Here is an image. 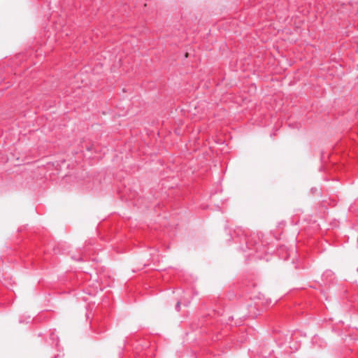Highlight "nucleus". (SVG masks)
Wrapping results in <instances>:
<instances>
[{
	"instance_id": "2",
	"label": "nucleus",
	"mask_w": 358,
	"mask_h": 358,
	"mask_svg": "<svg viewBox=\"0 0 358 358\" xmlns=\"http://www.w3.org/2000/svg\"><path fill=\"white\" fill-rule=\"evenodd\" d=\"M87 150H89V151H91V150H92V148H87Z\"/></svg>"
},
{
	"instance_id": "1",
	"label": "nucleus",
	"mask_w": 358,
	"mask_h": 358,
	"mask_svg": "<svg viewBox=\"0 0 358 358\" xmlns=\"http://www.w3.org/2000/svg\"><path fill=\"white\" fill-rule=\"evenodd\" d=\"M176 309L177 311H180V302L178 301L176 306Z\"/></svg>"
},
{
	"instance_id": "3",
	"label": "nucleus",
	"mask_w": 358,
	"mask_h": 358,
	"mask_svg": "<svg viewBox=\"0 0 358 358\" xmlns=\"http://www.w3.org/2000/svg\"><path fill=\"white\" fill-rule=\"evenodd\" d=\"M53 358H56V357H54Z\"/></svg>"
}]
</instances>
